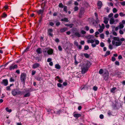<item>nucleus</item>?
Here are the masks:
<instances>
[{
  "label": "nucleus",
  "instance_id": "obj_10",
  "mask_svg": "<svg viewBox=\"0 0 125 125\" xmlns=\"http://www.w3.org/2000/svg\"><path fill=\"white\" fill-rule=\"evenodd\" d=\"M97 5L98 6V9H100L102 7V2L100 1H98L97 2Z\"/></svg>",
  "mask_w": 125,
  "mask_h": 125
},
{
  "label": "nucleus",
  "instance_id": "obj_33",
  "mask_svg": "<svg viewBox=\"0 0 125 125\" xmlns=\"http://www.w3.org/2000/svg\"><path fill=\"white\" fill-rule=\"evenodd\" d=\"M83 55L85 57L87 58H88L89 56V55L87 53H84Z\"/></svg>",
  "mask_w": 125,
  "mask_h": 125
},
{
  "label": "nucleus",
  "instance_id": "obj_19",
  "mask_svg": "<svg viewBox=\"0 0 125 125\" xmlns=\"http://www.w3.org/2000/svg\"><path fill=\"white\" fill-rule=\"evenodd\" d=\"M41 48H38L36 50V52L38 54H40L41 52Z\"/></svg>",
  "mask_w": 125,
  "mask_h": 125
},
{
  "label": "nucleus",
  "instance_id": "obj_40",
  "mask_svg": "<svg viewBox=\"0 0 125 125\" xmlns=\"http://www.w3.org/2000/svg\"><path fill=\"white\" fill-rule=\"evenodd\" d=\"M113 15V14L112 13H111L109 14L108 16V17L109 18H112V16Z\"/></svg>",
  "mask_w": 125,
  "mask_h": 125
},
{
  "label": "nucleus",
  "instance_id": "obj_20",
  "mask_svg": "<svg viewBox=\"0 0 125 125\" xmlns=\"http://www.w3.org/2000/svg\"><path fill=\"white\" fill-rule=\"evenodd\" d=\"M74 116L76 118H78L81 116V115L80 114H76L74 115Z\"/></svg>",
  "mask_w": 125,
  "mask_h": 125
},
{
  "label": "nucleus",
  "instance_id": "obj_58",
  "mask_svg": "<svg viewBox=\"0 0 125 125\" xmlns=\"http://www.w3.org/2000/svg\"><path fill=\"white\" fill-rule=\"evenodd\" d=\"M100 44L101 46L102 47H103L104 46V44L103 42H102Z\"/></svg>",
  "mask_w": 125,
  "mask_h": 125
},
{
  "label": "nucleus",
  "instance_id": "obj_60",
  "mask_svg": "<svg viewBox=\"0 0 125 125\" xmlns=\"http://www.w3.org/2000/svg\"><path fill=\"white\" fill-rule=\"evenodd\" d=\"M36 73V72L35 71H32V75H34Z\"/></svg>",
  "mask_w": 125,
  "mask_h": 125
},
{
  "label": "nucleus",
  "instance_id": "obj_55",
  "mask_svg": "<svg viewBox=\"0 0 125 125\" xmlns=\"http://www.w3.org/2000/svg\"><path fill=\"white\" fill-rule=\"evenodd\" d=\"M115 64L116 65H119V63L118 61H116L115 62Z\"/></svg>",
  "mask_w": 125,
  "mask_h": 125
},
{
  "label": "nucleus",
  "instance_id": "obj_52",
  "mask_svg": "<svg viewBox=\"0 0 125 125\" xmlns=\"http://www.w3.org/2000/svg\"><path fill=\"white\" fill-rule=\"evenodd\" d=\"M52 60V59L51 58H48L47 60V62H51V61Z\"/></svg>",
  "mask_w": 125,
  "mask_h": 125
},
{
  "label": "nucleus",
  "instance_id": "obj_41",
  "mask_svg": "<svg viewBox=\"0 0 125 125\" xmlns=\"http://www.w3.org/2000/svg\"><path fill=\"white\" fill-rule=\"evenodd\" d=\"M89 49V47L87 45H85L84 46V49L85 50H87Z\"/></svg>",
  "mask_w": 125,
  "mask_h": 125
},
{
  "label": "nucleus",
  "instance_id": "obj_54",
  "mask_svg": "<svg viewBox=\"0 0 125 125\" xmlns=\"http://www.w3.org/2000/svg\"><path fill=\"white\" fill-rule=\"evenodd\" d=\"M85 30L87 31H88L89 30V27L87 26H86L85 27Z\"/></svg>",
  "mask_w": 125,
  "mask_h": 125
},
{
  "label": "nucleus",
  "instance_id": "obj_24",
  "mask_svg": "<svg viewBox=\"0 0 125 125\" xmlns=\"http://www.w3.org/2000/svg\"><path fill=\"white\" fill-rule=\"evenodd\" d=\"M74 35L75 36H77L78 37H80L81 36L80 34L77 32H75L74 33Z\"/></svg>",
  "mask_w": 125,
  "mask_h": 125
},
{
  "label": "nucleus",
  "instance_id": "obj_51",
  "mask_svg": "<svg viewBox=\"0 0 125 125\" xmlns=\"http://www.w3.org/2000/svg\"><path fill=\"white\" fill-rule=\"evenodd\" d=\"M58 49L59 51H61L62 50V48L61 46L60 45L58 46Z\"/></svg>",
  "mask_w": 125,
  "mask_h": 125
},
{
  "label": "nucleus",
  "instance_id": "obj_62",
  "mask_svg": "<svg viewBox=\"0 0 125 125\" xmlns=\"http://www.w3.org/2000/svg\"><path fill=\"white\" fill-rule=\"evenodd\" d=\"M107 114L109 116H110L112 115L110 111H109L108 112H107Z\"/></svg>",
  "mask_w": 125,
  "mask_h": 125
},
{
  "label": "nucleus",
  "instance_id": "obj_57",
  "mask_svg": "<svg viewBox=\"0 0 125 125\" xmlns=\"http://www.w3.org/2000/svg\"><path fill=\"white\" fill-rule=\"evenodd\" d=\"M104 116L103 115L101 114L100 115V118L101 119H103L104 118Z\"/></svg>",
  "mask_w": 125,
  "mask_h": 125
},
{
  "label": "nucleus",
  "instance_id": "obj_9",
  "mask_svg": "<svg viewBox=\"0 0 125 125\" xmlns=\"http://www.w3.org/2000/svg\"><path fill=\"white\" fill-rule=\"evenodd\" d=\"M53 30L52 29H49L48 30V34L50 36L52 37L53 34L52 32H53Z\"/></svg>",
  "mask_w": 125,
  "mask_h": 125
},
{
  "label": "nucleus",
  "instance_id": "obj_25",
  "mask_svg": "<svg viewBox=\"0 0 125 125\" xmlns=\"http://www.w3.org/2000/svg\"><path fill=\"white\" fill-rule=\"evenodd\" d=\"M30 95V94L29 93H28L26 94L24 96V97H29Z\"/></svg>",
  "mask_w": 125,
  "mask_h": 125
},
{
  "label": "nucleus",
  "instance_id": "obj_46",
  "mask_svg": "<svg viewBox=\"0 0 125 125\" xmlns=\"http://www.w3.org/2000/svg\"><path fill=\"white\" fill-rule=\"evenodd\" d=\"M57 85L58 87H62V84L60 83H58L57 84Z\"/></svg>",
  "mask_w": 125,
  "mask_h": 125
},
{
  "label": "nucleus",
  "instance_id": "obj_7",
  "mask_svg": "<svg viewBox=\"0 0 125 125\" xmlns=\"http://www.w3.org/2000/svg\"><path fill=\"white\" fill-rule=\"evenodd\" d=\"M18 67V66L17 65L15 64L13 65L12 64L10 66L9 68V69L10 70H14L15 69H17Z\"/></svg>",
  "mask_w": 125,
  "mask_h": 125
},
{
  "label": "nucleus",
  "instance_id": "obj_29",
  "mask_svg": "<svg viewBox=\"0 0 125 125\" xmlns=\"http://www.w3.org/2000/svg\"><path fill=\"white\" fill-rule=\"evenodd\" d=\"M79 8L77 6H75L73 8L74 10V11H77L78 10Z\"/></svg>",
  "mask_w": 125,
  "mask_h": 125
},
{
  "label": "nucleus",
  "instance_id": "obj_11",
  "mask_svg": "<svg viewBox=\"0 0 125 125\" xmlns=\"http://www.w3.org/2000/svg\"><path fill=\"white\" fill-rule=\"evenodd\" d=\"M47 52L49 55L52 54L53 53V50L52 49H50L47 51Z\"/></svg>",
  "mask_w": 125,
  "mask_h": 125
},
{
  "label": "nucleus",
  "instance_id": "obj_17",
  "mask_svg": "<svg viewBox=\"0 0 125 125\" xmlns=\"http://www.w3.org/2000/svg\"><path fill=\"white\" fill-rule=\"evenodd\" d=\"M67 30V29L66 28H63L61 29L60 30V32H63Z\"/></svg>",
  "mask_w": 125,
  "mask_h": 125
},
{
  "label": "nucleus",
  "instance_id": "obj_63",
  "mask_svg": "<svg viewBox=\"0 0 125 125\" xmlns=\"http://www.w3.org/2000/svg\"><path fill=\"white\" fill-rule=\"evenodd\" d=\"M118 14L117 13L114 15V17L115 18H116L118 17Z\"/></svg>",
  "mask_w": 125,
  "mask_h": 125
},
{
  "label": "nucleus",
  "instance_id": "obj_59",
  "mask_svg": "<svg viewBox=\"0 0 125 125\" xmlns=\"http://www.w3.org/2000/svg\"><path fill=\"white\" fill-rule=\"evenodd\" d=\"M74 5H76V6H78L79 5L78 3L76 1H75L74 2Z\"/></svg>",
  "mask_w": 125,
  "mask_h": 125
},
{
  "label": "nucleus",
  "instance_id": "obj_28",
  "mask_svg": "<svg viewBox=\"0 0 125 125\" xmlns=\"http://www.w3.org/2000/svg\"><path fill=\"white\" fill-rule=\"evenodd\" d=\"M117 103H116L115 104H114L113 106V107L115 109H118L119 108V107H117L116 105Z\"/></svg>",
  "mask_w": 125,
  "mask_h": 125
},
{
  "label": "nucleus",
  "instance_id": "obj_8",
  "mask_svg": "<svg viewBox=\"0 0 125 125\" xmlns=\"http://www.w3.org/2000/svg\"><path fill=\"white\" fill-rule=\"evenodd\" d=\"M40 66V64L37 63H36L33 64L32 65V68L35 69L39 67Z\"/></svg>",
  "mask_w": 125,
  "mask_h": 125
},
{
  "label": "nucleus",
  "instance_id": "obj_30",
  "mask_svg": "<svg viewBox=\"0 0 125 125\" xmlns=\"http://www.w3.org/2000/svg\"><path fill=\"white\" fill-rule=\"evenodd\" d=\"M15 81L14 78V77H11L10 79V82H14Z\"/></svg>",
  "mask_w": 125,
  "mask_h": 125
},
{
  "label": "nucleus",
  "instance_id": "obj_38",
  "mask_svg": "<svg viewBox=\"0 0 125 125\" xmlns=\"http://www.w3.org/2000/svg\"><path fill=\"white\" fill-rule=\"evenodd\" d=\"M100 37L102 39H104V34L103 33L101 34L100 35Z\"/></svg>",
  "mask_w": 125,
  "mask_h": 125
},
{
  "label": "nucleus",
  "instance_id": "obj_1",
  "mask_svg": "<svg viewBox=\"0 0 125 125\" xmlns=\"http://www.w3.org/2000/svg\"><path fill=\"white\" fill-rule=\"evenodd\" d=\"M90 62H87L85 65H83L82 67V73L83 74L88 70V69L90 66Z\"/></svg>",
  "mask_w": 125,
  "mask_h": 125
},
{
  "label": "nucleus",
  "instance_id": "obj_45",
  "mask_svg": "<svg viewBox=\"0 0 125 125\" xmlns=\"http://www.w3.org/2000/svg\"><path fill=\"white\" fill-rule=\"evenodd\" d=\"M98 89V88L97 87H96V86H94L93 88V89L94 91H96Z\"/></svg>",
  "mask_w": 125,
  "mask_h": 125
},
{
  "label": "nucleus",
  "instance_id": "obj_23",
  "mask_svg": "<svg viewBox=\"0 0 125 125\" xmlns=\"http://www.w3.org/2000/svg\"><path fill=\"white\" fill-rule=\"evenodd\" d=\"M87 42L88 43H93L94 42V41L93 39L89 40L87 41Z\"/></svg>",
  "mask_w": 125,
  "mask_h": 125
},
{
  "label": "nucleus",
  "instance_id": "obj_43",
  "mask_svg": "<svg viewBox=\"0 0 125 125\" xmlns=\"http://www.w3.org/2000/svg\"><path fill=\"white\" fill-rule=\"evenodd\" d=\"M59 6L61 8H63V6L62 3H60L59 4Z\"/></svg>",
  "mask_w": 125,
  "mask_h": 125
},
{
  "label": "nucleus",
  "instance_id": "obj_49",
  "mask_svg": "<svg viewBox=\"0 0 125 125\" xmlns=\"http://www.w3.org/2000/svg\"><path fill=\"white\" fill-rule=\"evenodd\" d=\"M48 50V48H46L45 49H44V51H43V52L44 53H46L47 50Z\"/></svg>",
  "mask_w": 125,
  "mask_h": 125
},
{
  "label": "nucleus",
  "instance_id": "obj_22",
  "mask_svg": "<svg viewBox=\"0 0 125 125\" xmlns=\"http://www.w3.org/2000/svg\"><path fill=\"white\" fill-rule=\"evenodd\" d=\"M86 38L88 39L91 38H94V36L93 35H88L86 36Z\"/></svg>",
  "mask_w": 125,
  "mask_h": 125
},
{
  "label": "nucleus",
  "instance_id": "obj_12",
  "mask_svg": "<svg viewBox=\"0 0 125 125\" xmlns=\"http://www.w3.org/2000/svg\"><path fill=\"white\" fill-rule=\"evenodd\" d=\"M36 11L39 15H42L44 11L43 9L40 10H39Z\"/></svg>",
  "mask_w": 125,
  "mask_h": 125
},
{
  "label": "nucleus",
  "instance_id": "obj_56",
  "mask_svg": "<svg viewBox=\"0 0 125 125\" xmlns=\"http://www.w3.org/2000/svg\"><path fill=\"white\" fill-rule=\"evenodd\" d=\"M116 60L115 58L114 57H112V61L114 62Z\"/></svg>",
  "mask_w": 125,
  "mask_h": 125
},
{
  "label": "nucleus",
  "instance_id": "obj_61",
  "mask_svg": "<svg viewBox=\"0 0 125 125\" xmlns=\"http://www.w3.org/2000/svg\"><path fill=\"white\" fill-rule=\"evenodd\" d=\"M81 32V33L83 34H84L86 33V32L83 30H82Z\"/></svg>",
  "mask_w": 125,
  "mask_h": 125
},
{
  "label": "nucleus",
  "instance_id": "obj_5",
  "mask_svg": "<svg viewBox=\"0 0 125 125\" xmlns=\"http://www.w3.org/2000/svg\"><path fill=\"white\" fill-rule=\"evenodd\" d=\"M112 44L114 45L118 46L121 45L122 43V42L119 41H117V42H115L114 40H113L112 42Z\"/></svg>",
  "mask_w": 125,
  "mask_h": 125
},
{
  "label": "nucleus",
  "instance_id": "obj_14",
  "mask_svg": "<svg viewBox=\"0 0 125 125\" xmlns=\"http://www.w3.org/2000/svg\"><path fill=\"white\" fill-rule=\"evenodd\" d=\"M104 22L105 24H107L109 20V19L106 17H104Z\"/></svg>",
  "mask_w": 125,
  "mask_h": 125
},
{
  "label": "nucleus",
  "instance_id": "obj_48",
  "mask_svg": "<svg viewBox=\"0 0 125 125\" xmlns=\"http://www.w3.org/2000/svg\"><path fill=\"white\" fill-rule=\"evenodd\" d=\"M124 27V25L122 24H120L119 25V27L120 28H123Z\"/></svg>",
  "mask_w": 125,
  "mask_h": 125
},
{
  "label": "nucleus",
  "instance_id": "obj_31",
  "mask_svg": "<svg viewBox=\"0 0 125 125\" xmlns=\"http://www.w3.org/2000/svg\"><path fill=\"white\" fill-rule=\"evenodd\" d=\"M6 111L10 113L11 112V110L10 109H9L8 107H7L5 109Z\"/></svg>",
  "mask_w": 125,
  "mask_h": 125
},
{
  "label": "nucleus",
  "instance_id": "obj_42",
  "mask_svg": "<svg viewBox=\"0 0 125 125\" xmlns=\"http://www.w3.org/2000/svg\"><path fill=\"white\" fill-rule=\"evenodd\" d=\"M74 44L77 47L79 45L78 42L76 41H75L74 42Z\"/></svg>",
  "mask_w": 125,
  "mask_h": 125
},
{
  "label": "nucleus",
  "instance_id": "obj_26",
  "mask_svg": "<svg viewBox=\"0 0 125 125\" xmlns=\"http://www.w3.org/2000/svg\"><path fill=\"white\" fill-rule=\"evenodd\" d=\"M110 54V51H107L104 55L105 56H106L108 55H109Z\"/></svg>",
  "mask_w": 125,
  "mask_h": 125
},
{
  "label": "nucleus",
  "instance_id": "obj_39",
  "mask_svg": "<svg viewBox=\"0 0 125 125\" xmlns=\"http://www.w3.org/2000/svg\"><path fill=\"white\" fill-rule=\"evenodd\" d=\"M96 17V20L98 21V16L97 13L95 12L94 13Z\"/></svg>",
  "mask_w": 125,
  "mask_h": 125
},
{
  "label": "nucleus",
  "instance_id": "obj_47",
  "mask_svg": "<svg viewBox=\"0 0 125 125\" xmlns=\"http://www.w3.org/2000/svg\"><path fill=\"white\" fill-rule=\"evenodd\" d=\"M10 86H8L6 88V90L8 91H10Z\"/></svg>",
  "mask_w": 125,
  "mask_h": 125
},
{
  "label": "nucleus",
  "instance_id": "obj_44",
  "mask_svg": "<svg viewBox=\"0 0 125 125\" xmlns=\"http://www.w3.org/2000/svg\"><path fill=\"white\" fill-rule=\"evenodd\" d=\"M103 73V70L102 69H100L99 71V73L100 74H102Z\"/></svg>",
  "mask_w": 125,
  "mask_h": 125
},
{
  "label": "nucleus",
  "instance_id": "obj_4",
  "mask_svg": "<svg viewBox=\"0 0 125 125\" xmlns=\"http://www.w3.org/2000/svg\"><path fill=\"white\" fill-rule=\"evenodd\" d=\"M118 21V20L117 19H114L113 17L111 18L109 22L110 24L112 25L113 24H115Z\"/></svg>",
  "mask_w": 125,
  "mask_h": 125
},
{
  "label": "nucleus",
  "instance_id": "obj_15",
  "mask_svg": "<svg viewBox=\"0 0 125 125\" xmlns=\"http://www.w3.org/2000/svg\"><path fill=\"white\" fill-rule=\"evenodd\" d=\"M113 39H114L113 40L114 41H120V39L118 37H113Z\"/></svg>",
  "mask_w": 125,
  "mask_h": 125
},
{
  "label": "nucleus",
  "instance_id": "obj_3",
  "mask_svg": "<svg viewBox=\"0 0 125 125\" xmlns=\"http://www.w3.org/2000/svg\"><path fill=\"white\" fill-rule=\"evenodd\" d=\"M26 77V74L24 73H22L20 76V80L23 83H25V81Z\"/></svg>",
  "mask_w": 125,
  "mask_h": 125
},
{
  "label": "nucleus",
  "instance_id": "obj_34",
  "mask_svg": "<svg viewBox=\"0 0 125 125\" xmlns=\"http://www.w3.org/2000/svg\"><path fill=\"white\" fill-rule=\"evenodd\" d=\"M117 11V10L116 8H115L113 9V12L114 13H115Z\"/></svg>",
  "mask_w": 125,
  "mask_h": 125
},
{
  "label": "nucleus",
  "instance_id": "obj_16",
  "mask_svg": "<svg viewBox=\"0 0 125 125\" xmlns=\"http://www.w3.org/2000/svg\"><path fill=\"white\" fill-rule=\"evenodd\" d=\"M61 21H65L66 22H68L69 21L68 19L66 17H65L64 18L62 19Z\"/></svg>",
  "mask_w": 125,
  "mask_h": 125
},
{
  "label": "nucleus",
  "instance_id": "obj_13",
  "mask_svg": "<svg viewBox=\"0 0 125 125\" xmlns=\"http://www.w3.org/2000/svg\"><path fill=\"white\" fill-rule=\"evenodd\" d=\"M109 73L108 72L106 73L104 75V79L105 80H107L108 78V76L109 75Z\"/></svg>",
  "mask_w": 125,
  "mask_h": 125
},
{
  "label": "nucleus",
  "instance_id": "obj_32",
  "mask_svg": "<svg viewBox=\"0 0 125 125\" xmlns=\"http://www.w3.org/2000/svg\"><path fill=\"white\" fill-rule=\"evenodd\" d=\"M63 10L64 11L66 12V13L67 12V7L66 6H65L64 7Z\"/></svg>",
  "mask_w": 125,
  "mask_h": 125
},
{
  "label": "nucleus",
  "instance_id": "obj_27",
  "mask_svg": "<svg viewBox=\"0 0 125 125\" xmlns=\"http://www.w3.org/2000/svg\"><path fill=\"white\" fill-rule=\"evenodd\" d=\"M116 88L114 87L111 90V92L112 93H114L115 92V90L116 89Z\"/></svg>",
  "mask_w": 125,
  "mask_h": 125
},
{
  "label": "nucleus",
  "instance_id": "obj_53",
  "mask_svg": "<svg viewBox=\"0 0 125 125\" xmlns=\"http://www.w3.org/2000/svg\"><path fill=\"white\" fill-rule=\"evenodd\" d=\"M121 4L123 5L124 6L125 5V1H124L120 2Z\"/></svg>",
  "mask_w": 125,
  "mask_h": 125
},
{
  "label": "nucleus",
  "instance_id": "obj_2",
  "mask_svg": "<svg viewBox=\"0 0 125 125\" xmlns=\"http://www.w3.org/2000/svg\"><path fill=\"white\" fill-rule=\"evenodd\" d=\"M11 94L13 96H15L17 95H21L22 93V92L20 91L19 89H15L12 91Z\"/></svg>",
  "mask_w": 125,
  "mask_h": 125
},
{
  "label": "nucleus",
  "instance_id": "obj_21",
  "mask_svg": "<svg viewBox=\"0 0 125 125\" xmlns=\"http://www.w3.org/2000/svg\"><path fill=\"white\" fill-rule=\"evenodd\" d=\"M55 67L57 69H60L61 68V66L58 64H56L55 65Z\"/></svg>",
  "mask_w": 125,
  "mask_h": 125
},
{
  "label": "nucleus",
  "instance_id": "obj_6",
  "mask_svg": "<svg viewBox=\"0 0 125 125\" xmlns=\"http://www.w3.org/2000/svg\"><path fill=\"white\" fill-rule=\"evenodd\" d=\"M1 83L5 86H7L8 84V80L7 79L3 80L1 82Z\"/></svg>",
  "mask_w": 125,
  "mask_h": 125
},
{
  "label": "nucleus",
  "instance_id": "obj_35",
  "mask_svg": "<svg viewBox=\"0 0 125 125\" xmlns=\"http://www.w3.org/2000/svg\"><path fill=\"white\" fill-rule=\"evenodd\" d=\"M103 29L100 27V29L98 30V31L100 32L101 33L103 31Z\"/></svg>",
  "mask_w": 125,
  "mask_h": 125
},
{
  "label": "nucleus",
  "instance_id": "obj_64",
  "mask_svg": "<svg viewBox=\"0 0 125 125\" xmlns=\"http://www.w3.org/2000/svg\"><path fill=\"white\" fill-rule=\"evenodd\" d=\"M113 34L115 36H117V34L116 32L115 31H114L113 32Z\"/></svg>",
  "mask_w": 125,
  "mask_h": 125
},
{
  "label": "nucleus",
  "instance_id": "obj_37",
  "mask_svg": "<svg viewBox=\"0 0 125 125\" xmlns=\"http://www.w3.org/2000/svg\"><path fill=\"white\" fill-rule=\"evenodd\" d=\"M119 15L121 17H123L125 16V14H124L123 12H120L119 13Z\"/></svg>",
  "mask_w": 125,
  "mask_h": 125
},
{
  "label": "nucleus",
  "instance_id": "obj_18",
  "mask_svg": "<svg viewBox=\"0 0 125 125\" xmlns=\"http://www.w3.org/2000/svg\"><path fill=\"white\" fill-rule=\"evenodd\" d=\"M65 26H69L70 28H72L73 26L74 25L73 24H65Z\"/></svg>",
  "mask_w": 125,
  "mask_h": 125
},
{
  "label": "nucleus",
  "instance_id": "obj_36",
  "mask_svg": "<svg viewBox=\"0 0 125 125\" xmlns=\"http://www.w3.org/2000/svg\"><path fill=\"white\" fill-rule=\"evenodd\" d=\"M7 14H6L5 13H3L2 16V17L3 18H5L7 16Z\"/></svg>",
  "mask_w": 125,
  "mask_h": 125
},
{
  "label": "nucleus",
  "instance_id": "obj_50",
  "mask_svg": "<svg viewBox=\"0 0 125 125\" xmlns=\"http://www.w3.org/2000/svg\"><path fill=\"white\" fill-rule=\"evenodd\" d=\"M95 44L96 45L98 44L99 43V41L97 40H95Z\"/></svg>",
  "mask_w": 125,
  "mask_h": 125
}]
</instances>
